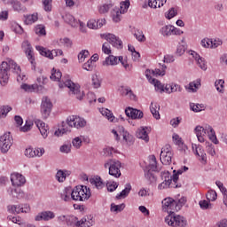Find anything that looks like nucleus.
I'll return each instance as SVG.
<instances>
[{
  "label": "nucleus",
  "mask_w": 227,
  "mask_h": 227,
  "mask_svg": "<svg viewBox=\"0 0 227 227\" xmlns=\"http://www.w3.org/2000/svg\"><path fill=\"white\" fill-rule=\"evenodd\" d=\"M68 78V75L63 76L61 71L56 68L51 69V75L50 76V79H51V81H57L59 88H68L69 95H74L77 100H82V98H84V91H81V86L74 83Z\"/></svg>",
  "instance_id": "1"
},
{
  "label": "nucleus",
  "mask_w": 227,
  "mask_h": 227,
  "mask_svg": "<svg viewBox=\"0 0 227 227\" xmlns=\"http://www.w3.org/2000/svg\"><path fill=\"white\" fill-rule=\"evenodd\" d=\"M162 208L168 212V215L165 217L166 224L171 227H185L187 226V220L180 215H176V210L175 200L173 198H166L162 200Z\"/></svg>",
  "instance_id": "2"
},
{
  "label": "nucleus",
  "mask_w": 227,
  "mask_h": 227,
  "mask_svg": "<svg viewBox=\"0 0 227 227\" xmlns=\"http://www.w3.org/2000/svg\"><path fill=\"white\" fill-rule=\"evenodd\" d=\"M74 127V129H82L86 127V120L77 115H71L67 117V122H62L61 128L55 131L54 134L59 137V136H63V134H68V132H72V129H70Z\"/></svg>",
  "instance_id": "3"
},
{
  "label": "nucleus",
  "mask_w": 227,
  "mask_h": 227,
  "mask_svg": "<svg viewBox=\"0 0 227 227\" xmlns=\"http://www.w3.org/2000/svg\"><path fill=\"white\" fill-rule=\"evenodd\" d=\"M90 198H91V190L84 185L74 187L71 193V199L74 201H88Z\"/></svg>",
  "instance_id": "4"
},
{
  "label": "nucleus",
  "mask_w": 227,
  "mask_h": 227,
  "mask_svg": "<svg viewBox=\"0 0 227 227\" xmlns=\"http://www.w3.org/2000/svg\"><path fill=\"white\" fill-rule=\"evenodd\" d=\"M66 223L67 226L76 227H90L91 223L86 218H82L80 221L74 215H67Z\"/></svg>",
  "instance_id": "5"
},
{
  "label": "nucleus",
  "mask_w": 227,
  "mask_h": 227,
  "mask_svg": "<svg viewBox=\"0 0 227 227\" xmlns=\"http://www.w3.org/2000/svg\"><path fill=\"white\" fill-rule=\"evenodd\" d=\"M13 145V137L10 133H5L0 137V150L2 153H7V152L12 148Z\"/></svg>",
  "instance_id": "6"
},
{
  "label": "nucleus",
  "mask_w": 227,
  "mask_h": 227,
  "mask_svg": "<svg viewBox=\"0 0 227 227\" xmlns=\"http://www.w3.org/2000/svg\"><path fill=\"white\" fill-rule=\"evenodd\" d=\"M10 80V66L8 62H2L0 67V84L1 86H6Z\"/></svg>",
  "instance_id": "7"
},
{
  "label": "nucleus",
  "mask_w": 227,
  "mask_h": 227,
  "mask_svg": "<svg viewBox=\"0 0 227 227\" xmlns=\"http://www.w3.org/2000/svg\"><path fill=\"white\" fill-rule=\"evenodd\" d=\"M52 111V102L47 97H43L41 104V114L43 120H47L51 116V112Z\"/></svg>",
  "instance_id": "8"
},
{
  "label": "nucleus",
  "mask_w": 227,
  "mask_h": 227,
  "mask_svg": "<svg viewBox=\"0 0 227 227\" xmlns=\"http://www.w3.org/2000/svg\"><path fill=\"white\" fill-rule=\"evenodd\" d=\"M161 179L163 180V182L158 185V189L160 191L168 189V187H173V185H175L169 171L161 172Z\"/></svg>",
  "instance_id": "9"
},
{
  "label": "nucleus",
  "mask_w": 227,
  "mask_h": 227,
  "mask_svg": "<svg viewBox=\"0 0 227 227\" xmlns=\"http://www.w3.org/2000/svg\"><path fill=\"white\" fill-rule=\"evenodd\" d=\"M101 38H105L108 43H111L116 49H123V42L121 41L120 37H116L113 34L101 35Z\"/></svg>",
  "instance_id": "10"
},
{
  "label": "nucleus",
  "mask_w": 227,
  "mask_h": 227,
  "mask_svg": "<svg viewBox=\"0 0 227 227\" xmlns=\"http://www.w3.org/2000/svg\"><path fill=\"white\" fill-rule=\"evenodd\" d=\"M7 210L11 214H27L30 208H29V205L27 204H18V205L8 206Z\"/></svg>",
  "instance_id": "11"
},
{
  "label": "nucleus",
  "mask_w": 227,
  "mask_h": 227,
  "mask_svg": "<svg viewBox=\"0 0 227 227\" xmlns=\"http://www.w3.org/2000/svg\"><path fill=\"white\" fill-rule=\"evenodd\" d=\"M125 114L128 118H131V120H141L144 116L143 111L130 106L125 109Z\"/></svg>",
  "instance_id": "12"
},
{
  "label": "nucleus",
  "mask_w": 227,
  "mask_h": 227,
  "mask_svg": "<svg viewBox=\"0 0 227 227\" xmlns=\"http://www.w3.org/2000/svg\"><path fill=\"white\" fill-rule=\"evenodd\" d=\"M192 148L195 155L199 157V160L202 164H207V153H205V150H203V147H201V145H197L196 144H192Z\"/></svg>",
  "instance_id": "13"
},
{
  "label": "nucleus",
  "mask_w": 227,
  "mask_h": 227,
  "mask_svg": "<svg viewBox=\"0 0 227 227\" xmlns=\"http://www.w3.org/2000/svg\"><path fill=\"white\" fill-rule=\"evenodd\" d=\"M121 162L120 160H116L110 167V170H108V174L110 176H114V178H120L121 176Z\"/></svg>",
  "instance_id": "14"
},
{
  "label": "nucleus",
  "mask_w": 227,
  "mask_h": 227,
  "mask_svg": "<svg viewBox=\"0 0 227 227\" xmlns=\"http://www.w3.org/2000/svg\"><path fill=\"white\" fill-rule=\"evenodd\" d=\"M22 47L23 49H25L27 58H28L31 65H33L35 68V54L33 53V47H31V43H29V41H24L22 43Z\"/></svg>",
  "instance_id": "15"
},
{
  "label": "nucleus",
  "mask_w": 227,
  "mask_h": 227,
  "mask_svg": "<svg viewBox=\"0 0 227 227\" xmlns=\"http://www.w3.org/2000/svg\"><path fill=\"white\" fill-rule=\"evenodd\" d=\"M11 182L14 187H20V185H24L26 184V177H24L22 174H12Z\"/></svg>",
  "instance_id": "16"
},
{
  "label": "nucleus",
  "mask_w": 227,
  "mask_h": 227,
  "mask_svg": "<svg viewBox=\"0 0 227 227\" xmlns=\"http://www.w3.org/2000/svg\"><path fill=\"white\" fill-rule=\"evenodd\" d=\"M36 51L41 54V56H44V58H48L49 59H54V56H58V51H49L43 46H35Z\"/></svg>",
  "instance_id": "17"
},
{
  "label": "nucleus",
  "mask_w": 227,
  "mask_h": 227,
  "mask_svg": "<svg viewBox=\"0 0 227 227\" xmlns=\"http://www.w3.org/2000/svg\"><path fill=\"white\" fill-rule=\"evenodd\" d=\"M150 72L151 71L149 69L145 71V76L147 77L149 82H151V84H153L156 90H160V93H164V85H162V83L159 80L152 78V74H150Z\"/></svg>",
  "instance_id": "18"
},
{
  "label": "nucleus",
  "mask_w": 227,
  "mask_h": 227,
  "mask_svg": "<svg viewBox=\"0 0 227 227\" xmlns=\"http://www.w3.org/2000/svg\"><path fill=\"white\" fill-rule=\"evenodd\" d=\"M54 217H56L54 212L43 211L35 217V221H51V219H54Z\"/></svg>",
  "instance_id": "19"
},
{
  "label": "nucleus",
  "mask_w": 227,
  "mask_h": 227,
  "mask_svg": "<svg viewBox=\"0 0 227 227\" xmlns=\"http://www.w3.org/2000/svg\"><path fill=\"white\" fill-rule=\"evenodd\" d=\"M195 134L200 143H205V135L207 132V126H197L195 129Z\"/></svg>",
  "instance_id": "20"
},
{
  "label": "nucleus",
  "mask_w": 227,
  "mask_h": 227,
  "mask_svg": "<svg viewBox=\"0 0 227 227\" xmlns=\"http://www.w3.org/2000/svg\"><path fill=\"white\" fill-rule=\"evenodd\" d=\"M10 4L12 6L14 12H18V13H26L27 12V8L22 5V3L19 0H11Z\"/></svg>",
  "instance_id": "21"
},
{
  "label": "nucleus",
  "mask_w": 227,
  "mask_h": 227,
  "mask_svg": "<svg viewBox=\"0 0 227 227\" xmlns=\"http://www.w3.org/2000/svg\"><path fill=\"white\" fill-rule=\"evenodd\" d=\"M35 125L40 130L43 137L45 139L49 136V126L45 125V122L40 120L35 121Z\"/></svg>",
  "instance_id": "22"
},
{
  "label": "nucleus",
  "mask_w": 227,
  "mask_h": 227,
  "mask_svg": "<svg viewBox=\"0 0 227 227\" xmlns=\"http://www.w3.org/2000/svg\"><path fill=\"white\" fill-rule=\"evenodd\" d=\"M145 170L154 172L160 171V168L157 167V158H155V155L150 156V163L148 166L145 167Z\"/></svg>",
  "instance_id": "23"
},
{
  "label": "nucleus",
  "mask_w": 227,
  "mask_h": 227,
  "mask_svg": "<svg viewBox=\"0 0 227 227\" xmlns=\"http://www.w3.org/2000/svg\"><path fill=\"white\" fill-rule=\"evenodd\" d=\"M206 130H207V134L210 141H212L214 145H219V140H217V136H215V131L214 130V128H212V126L210 125H206Z\"/></svg>",
  "instance_id": "24"
},
{
  "label": "nucleus",
  "mask_w": 227,
  "mask_h": 227,
  "mask_svg": "<svg viewBox=\"0 0 227 227\" xmlns=\"http://www.w3.org/2000/svg\"><path fill=\"white\" fill-rule=\"evenodd\" d=\"M182 173H184V169H178L177 171L176 170H173V175L170 176L172 181H173V184L174 185H172L173 189H178L179 187H182V184H177L178 182V176L179 175H182Z\"/></svg>",
  "instance_id": "25"
},
{
  "label": "nucleus",
  "mask_w": 227,
  "mask_h": 227,
  "mask_svg": "<svg viewBox=\"0 0 227 227\" xmlns=\"http://www.w3.org/2000/svg\"><path fill=\"white\" fill-rule=\"evenodd\" d=\"M38 20V13L27 14L23 16V22L26 26H31Z\"/></svg>",
  "instance_id": "26"
},
{
  "label": "nucleus",
  "mask_w": 227,
  "mask_h": 227,
  "mask_svg": "<svg viewBox=\"0 0 227 227\" xmlns=\"http://www.w3.org/2000/svg\"><path fill=\"white\" fill-rule=\"evenodd\" d=\"M114 65H118V58L114 55H109L103 61V67H114Z\"/></svg>",
  "instance_id": "27"
},
{
  "label": "nucleus",
  "mask_w": 227,
  "mask_h": 227,
  "mask_svg": "<svg viewBox=\"0 0 227 227\" xmlns=\"http://www.w3.org/2000/svg\"><path fill=\"white\" fill-rule=\"evenodd\" d=\"M71 172L69 170H58L56 174V179L59 183H63L67 180V176H70Z\"/></svg>",
  "instance_id": "28"
},
{
  "label": "nucleus",
  "mask_w": 227,
  "mask_h": 227,
  "mask_svg": "<svg viewBox=\"0 0 227 227\" xmlns=\"http://www.w3.org/2000/svg\"><path fill=\"white\" fill-rule=\"evenodd\" d=\"M119 129H120V134L121 136H122L124 141H126V143H129L130 145H132V143H134V137L129 134L128 131H125V128L123 127H119Z\"/></svg>",
  "instance_id": "29"
},
{
  "label": "nucleus",
  "mask_w": 227,
  "mask_h": 227,
  "mask_svg": "<svg viewBox=\"0 0 227 227\" xmlns=\"http://www.w3.org/2000/svg\"><path fill=\"white\" fill-rule=\"evenodd\" d=\"M136 137L138 139H143L145 143H148L150 141V137H148V133L146 132V129L145 128H140L136 132Z\"/></svg>",
  "instance_id": "30"
},
{
  "label": "nucleus",
  "mask_w": 227,
  "mask_h": 227,
  "mask_svg": "<svg viewBox=\"0 0 227 227\" xmlns=\"http://www.w3.org/2000/svg\"><path fill=\"white\" fill-rule=\"evenodd\" d=\"M64 20L72 27H77L79 26V21L72 14H66Z\"/></svg>",
  "instance_id": "31"
},
{
  "label": "nucleus",
  "mask_w": 227,
  "mask_h": 227,
  "mask_svg": "<svg viewBox=\"0 0 227 227\" xmlns=\"http://www.w3.org/2000/svg\"><path fill=\"white\" fill-rule=\"evenodd\" d=\"M130 191H132V185L128 183L125 185L124 190H122L120 194L116 195V200H121V198H127V196H129V194H130Z\"/></svg>",
  "instance_id": "32"
},
{
  "label": "nucleus",
  "mask_w": 227,
  "mask_h": 227,
  "mask_svg": "<svg viewBox=\"0 0 227 227\" xmlns=\"http://www.w3.org/2000/svg\"><path fill=\"white\" fill-rule=\"evenodd\" d=\"M193 58H195V60L197 62L198 67H200V68L201 70L206 71L207 70V62L205 61V59L203 58H201L198 53L194 52L193 54Z\"/></svg>",
  "instance_id": "33"
},
{
  "label": "nucleus",
  "mask_w": 227,
  "mask_h": 227,
  "mask_svg": "<svg viewBox=\"0 0 227 227\" xmlns=\"http://www.w3.org/2000/svg\"><path fill=\"white\" fill-rule=\"evenodd\" d=\"M160 109V106L157 105V103H151L150 111L155 118V120H160V114H159V110Z\"/></svg>",
  "instance_id": "34"
},
{
  "label": "nucleus",
  "mask_w": 227,
  "mask_h": 227,
  "mask_svg": "<svg viewBox=\"0 0 227 227\" xmlns=\"http://www.w3.org/2000/svg\"><path fill=\"white\" fill-rule=\"evenodd\" d=\"M160 162L165 166H169L173 162V153L168 154H160Z\"/></svg>",
  "instance_id": "35"
},
{
  "label": "nucleus",
  "mask_w": 227,
  "mask_h": 227,
  "mask_svg": "<svg viewBox=\"0 0 227 227\" xmlns=\"http://www.w3.org/2000/svg\"><path fill=\"white\" fill-rule=\"evenodd\" d=\"M168 0H149L148 6L150 8H160V6H164Z\"/></svg>",
  "instance_id": "36"
},
{
  "label": "nucleus",
  "mask_w": 227,
  "mask_h": 227,
  "mask_svg": "<svg viewBox=\"0 0 227 227\" xmlns=\"http://www.w3.org/2000/svg\"><path fill=\"white\" fill-rule=\"evenodd\" d=\"M90 183L91 185H95L97 189H102L104 187V182H102V178H100V176L90 178Z\"/></svg>",
  "instance_id": "37"
},
{
  "label": "nucleus",
  "mask_w": 227,
  "mask_h": 227,
  "mask_svg": "<svg viewBox=\"0 0 227 227\" xmlns=\"http://www.w3.org/2000/svg\"><path fill=\"white\" fill-rule=\"evenodd\" d=\"M60 196L64 201H70L72 200V190L68 188L64 189Z\"/></svg>",
  "instance_id": "38"
},
{
  "label": "nucleus",
  "mask_w": 227,
  "mask_h": 227,
  "mask_svg": "<svg viewBox=\"0 0 227 227\" xmlns=\"http://www.w3.org/2000/svg\"><path fill=\"white\" fill-rule=\"evenodd\" d=\"M160 33L163 36H171L173 33V26L167 25L160 28Z\"/></svg>",
  "instance_id": "39"
},
{
  "label": "nucleus",
  "mask_w": 227,
  "mask_h": 227,
  "mask_svg": "<svg viewBox=\"0 0 227 227\" xmlns=\"http://www.w3.org/2000/svg\"><path fill=\"white\" fill-rule=\"evenodd\" d=\"M200 45L202 47H205V49H208L209 47H211V48L217 47V45L214 44V43L209 38L202 39L200 42Z\"/></svg>",
  "instance_id": "40"
},
{
  "label": "nucleus",
  "mask_w": 227,
  "mask_h": 227,
  "mask_svg": "<svg viewBox=\"0 0 227 227\" xmlns=\"http://www.w3.org/2000/svg\"><path fill=\"white\" fill-rule=\"evenodd\" d=\"M8 66H9V70H13V72H15V74H20V67L17 65V63L13 60H9V62H7Z\"/></svg>",
  "instance_id": "41"
},
{
  "label": "nucleus",
  "mask_w": 227,
  "mask_h": 227,
  "mask_svg": "<svg viewBox=\"0 0 227 227\" xmlns=\"http://www.w3.org/2000/svg\"><path fill=\"white\" fill-rule=\"evenodd\" d=\"M145 176L146 178V180H148L150 182V184H153L154 182H157V177L155 176V175H153V171L152 170H145Z\"/></svg>",
  "instance_id": "42"
},
{
  "label": "nucleus",
  "mask_w": 227,
  "mask_h": 227,
  "mask_svg": "<svg viewBox=\"0 0 227 227\" xmlns=\"http://www.w3.org/2000/svg\"><path fill=\"white\" fill-rule=\"evenodd\" d=\"M187 202V199L185 197H182L178 200H175V205H176V212H178V210H181L182 207L185 205Z\"/></svg>",
  "instance_id": "43"
},
{
  "label": "nucleus",
  "mask_w": 227,
  "mask_h": 227,
  "mask_svg": "<svg viewBox=\"0 0 227 227\" xmlns=\"http://www.w3.org/2000/svg\"><path fill=\"white\" fill-rule=\"evenodd\" d=\"M215 86L219 93H224V80H216L215 82Z\"/></svg>",
  "instance_id": "44"
},
{
  "label": "nucleus",
  "mask_w": 227,
  "mask_h": 227,
  "mask_svg": "<svg viewBox=\"0 0 227 227\" xmlns=\"http://www.w3.org/2000/svg\"><path fill=\"white\" fill-rule=\"evenodd\" d=\"M161 67V70H150V74H153V75H166V68H168V67L166 65H162Z\"/></svg>",
  "instance_id": "45"
},
{
  "label": "nucleus",
  "mask_w": 227,
  "mask_h": 227,
  "mask_svg": "<svg viewBox=\"0 0 227 227\" xmlns=\"http://www.w3.org/2000/svg\"><path fill=\"white\" fill-rule=\"evenodd\" d=\"M118 183L116 182H111L108 181L106 182V189L109 192H114V191H116V189H118Z\"/></svg>",
  "instance_id": "46"
},
{
  "label": "nucleus",
  "mask_w": 227,
  "mask_h": 227,
  "mask_svg": "<svg viewBox=\"0 0 227 227\" xmlns=\"http://www.w3.org/2000/svg\"><path fill=\"white\" fill-rule=\"evenodd\" d=\"M206 197L207 201H215V200H217V192L214 190H209Z\"/></svg>",
  "instance_id": "47"
},
{
  "label": "nucleus",
  "mask_w": 227,
  "mask_h": 227,
  "mask_svg": "<svg viewBox=\"0 0 227 227\" xmlns=\"http://www.w3.org/2000/svg\"><path fill=\"white\" fill-rule=\"evenodd\" d=\"M190 107L194 113H200L203 111V109H205V105L203 104L195 105L194 103H192L190 104Z\"/></svg>",
  "instance_id": "48"
},
{
  "label": "nucleus",
  "mask_w": 227,
  "mask_h": 227,
  "mask_svg": "<svg viewBox=\"0 0 227 227\" xmlns=\"http://www.w3.org/2000/svg\"><path fill=\"white\" fill-rule=\"evenodd\" d=\"M10 111H12V106H0V119L3 118V116H6Z\"/></svg>",
  "instance_id": "49"
},
{
  "label": "nucleus",
  "mask_w": 227,
  "mask_h": 227,
  "mask_svg": "<svg viewBox=\"0 0 227 227\" xmlns=\"http://www.w3.org/2000/svg\"><path fill=\"white\" fill-rule=\"evenodd\" d=\"M207 153L211 155V157L215 156V148L214 145L210 144V142H206Z\"/></svg>",
  "instance_id": "50"
},
{
  "label": "nucleus",
  "mask_w": 227,
  "mask_h": 227,
  "mask_svg": "<svg viewBox=\"0 0 227 227\" xmlns=\"http://www.w3.org/2000/svg\"><path fill=\"white\" fill-rule=\"evenodd\" d=\"M125 208V204L115 205L114 203L111 204V212H121Z\"/></svg>",
  "instance_id": "51"
},
{
  "label": "nucleus",
  "mask_w": 227,
  "mask_h": 227,
  "mask_svg": "<svg viewBox=\"0 0 227 227\" xmlns=\"http://www.w3.org/2000/svg\"><path fill=\"white\" fill-rule=\"evenodd\" d=\"M33 127V121H26V123L23 127L20 128V132H29Z\"/></svg>",
  "instance_id": "52"
},
{
  "label": "nucleus",
  "mask_w": 227,
  "mask_h": 227,
  "mask_svg": "<svg viewBox=\"0 0 227 227\" xmlns=\"http://www.w3.org/2000/svg\"><path fill=\"white\" fill-rule=\"evenodd\" d=\"M43 6L45 12H52V0H43Z\"/></svg>",
  "instance_id": "53"
},
{
  "label": "nucleus",
  "mask_w": 227,
  "mask_h": 227,
  "mask_svg": "<svg viewBox=\"0 0 227 227\" xmlns=\"http://www.w3.org/2000/svg\"><path fill=\"white\" fill-rule=\"evenodd\" d=\"M91 81H92L93 88H96V89L100 88L102 82H100V79L98 78V75L93 74L92 77H91Z\"/></svg>",
  "instance_id": "54"
},
{
  "label": "nucleus",
  "mask_w": 227,
  "mask_h": 227,
  "mask_svg": "<svg viewBox=\"0 0 227 227\" xmlns=\"http://www.w3.org/2000/svg\"><path fill=\"white\" fill-rule=\"evenodd\" d=\"M101 114H103V116H106L107 120H109L110 121H114V115H113V113L110 112L109 109H102Z\"/></svg>",
  "instance_id": "55"
},
{
  "label": "nucleus",
  "mask_w": 227,
  "mask_h": 227,
  "mask_svg": "<svg viewBox=\"0 0 227 227\" xmlns=\"http://www.w3.org/2000/svg\"><path fill=\"white\" fill-rule=\"evenodd\" d=\"M72 145H73L74 148H75L76 150H79V148H81V146H82V140L81 139V137H76L73 139Z\"/></svg>",
  "instance_id": "56"
},
{
  "label": "nucleus",
  "mask_w": 227,
  "mask_h": 227,
  "mask_svg": "<svg viewBox=\"0 0 227 227\" xmlns=\"http://www.w3.org/2000/svg\"><path fill=\"white\" fill-rule=\"evenodd\" d=\"M90 56V51L88 50H82L79 54H78V60L80 63H82L86 58Z\"/></svg>",
  "instance_id": "57"
},
{
  "label": "nucleus",
  "mask_w": 227,
  "mask_h": 227,
  "mask_svg": "<svg viewBox=\"0 0 227 227\" xmlns=\"http://www.w3.org/2000/svg\"><path fill=\"white\" fill-rule=\"evenodd\" d=\"M129 7H130V0L121 2V12L122 13H126V12H128Z\"/></svg>",
  "instance_id": "58"
},
{
  "label": "nucleus",
  "mask_w": 227,
  "mask_h": 227,
  "mask_svg": "<svg viewBox=\"0 0 227 227\" xmlns=\"http://www.w3.org/2000/svg\"><path fill=\"white\" fill-rule=\"evenodd\" d=\"M35 88L36 85H29L27 83H23L21 85V90H24V91H27L28 93H32V91H35Z\"/></svg>",
  "instance_id": "59"
},
{
  "label": "nucleus",
  "mask_w": 227,
  "mask_h": 227,
  "mask_svg": "<svg viewBox=\"0 0 227 227\" xmlns=\"http://www.w3.org/2000/svg\"><path fill=\"white\" fill-rule=\"evenodd\" d=\"M134 36L137 38L138 42H145L146 37L145 36V34H143V31L137 30L135 32Z\"/></svg>",
  "instance_id": "60"
},
{
  "label": "nucleus",
  "mask_w": 227,
  "mask_h": 227,
  "mask_svg": "<svg viewBox=\"0 0 227 227\" xmlns=\"http://www.w3.org/2000/svg\"><path fill=\"white\" fill-rule=\"evenodd\" d=\"M59 150H60L61 153H70V152H72V145L65 144L60 146Z\"/></svg>",
  "instance_id": "61"
},
{
  "label": "nucleus",
  "mask_w": 227,
  "mask_h": 227,
  "mask_svg": "<svg viewBox=\"0 0 227 227\" xmlns=\"http://www.w3.org/2000/svg\"><path fill=\"white\" fill-rule=\"evenodd\" d=\"M35 34L39 35V36H45V35H46L45 27H43L42 25H38L35 27Z\"/></svg>",
  "instance_id": "62"
},
{
  "label": "nucleus",
  "mask_w": 227,
  "mask_h": 227,
  "mask_svg": "<svg viewBox=\"0 0 227 227\" xmlns=\"http://www.w3.org/2000/svg\"><path fill=\"white\" fill-rule=\"evenodd\" d=\"M59 43L64 45L65 47H72V41L67 37L60 38Z\"/></svg>",
  "instance_id": "63"
},
{
  "label": "nucleus",
  "mask_w": 227,
  "mask_h": 227,
  "mask_svg": "<svg viewBox=\"0 0 227 227\" xmlns=\"http://www.w3.org/2000/svg\"><path fill=\"white\" fill-rule=\"evenodd\" d=\"M121 12H122L120 11L119 9L114 11V13L113 14V20H114V22H120V20H121Z\"/></svg>",
  "instance_id": "64"
}]
</instances>
